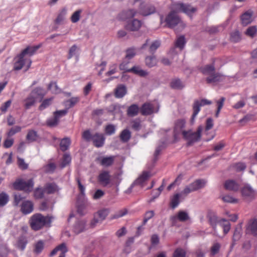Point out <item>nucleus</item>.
<instances>
[{
	"label": "nucleus",
	"mask_w": 257,
	"mask_h": 257,
	"mask_svg": "<svg viewBox=\"0 0 257 257\" xmlns=\"http://www.w3.org/2000/svg\"><path fill=\"white\" fill-rule=\"evenodd\" d=\"M28 243V239L26 236L21 235L19 237L15 244L16 247L19 250L23 251Z\"/></svg>",
	"instance_id": "4be33fe9"
},
{
	"label": "nucleus",
	"mask_w": 257,
	"mask_h": 257,
	"mask_svg": "<svg viewBox=\"0 0 257 257\" xmlns=\"http://www.w3.org/2000/svg\"><path fill=\"white\" fill-rule=\"evenodd\" d=\"M44 247V242L43 241L39 240L35 245L34 252L36 254L40 253Z\"/></svg>",
	"instance_id": "49530a36"
},
{
	"label": "nucleus",
	"mask_w": 257,
	"mask_h": 257,
	"mask_svg": "<svg viewBox=\"0 0 257 257\" xmlns=\"http://www.w3.org/2000/svg\"><path fill=\"white\" fill-rule=\"evenodd\" d=\"M130 72L138 75L140 76H145L148 74V73L142 70L139 66H134L129 69Z\"/></svg>",
	"instance_id": "ea45409f"
},
{
	"label": "nucleus",
	"mask_w": 257,
	"mask_h": 257,
	"mask_svg": "<svg viewBox=\"0 0 257 257\" xmlns=\"http://www.w3.org/2000/svg\"><path fill=\"white\" fill-rule=\"evenodd\" d=\"M67 14V9L65 8H63L59 12L56 19L55 20V23L59 25L64 20L65 16Z\"/></svg>",
	"instance_id": "72a5a7b5"
},
{
	"label": "nucleus",
	"mask_w": 257,
	"mask_h": 257,
	"mask_svg": "<svg viewBox=\"0 0 257 257\" xmlns=\"http://www.w3.org/2000/svg\"><path fill=\"white\" fill-rule=\"evenodd\" d=\"M98 183L103 187H106L111 182V175L108 171H101L97 177Z\"/></svg>",
	"instance_id": "1a4fd4ad"
},
{
	"label": "nucleus",
	"mask_w": 257,
	"mask_h": 257,
	"mask_svg": "<svg viewBox=\"0 0 257 257\" xmlns=\"http://www.w3.org/2000/svg\"><path fill=\"white\" fill-rule=\"evenodd\" d=\"M88 206V203L86 202L79 203L77 205V212L78 213L81 215H83L85 214L86 212V208Z\"/></svg>",
	"instance_id": "a19ab883"
},
{
	"label": "nucleus",
	"mask_w": 257,
	"mask_h": 257,
	"mask_svg": "<svg viewBox=\"0 0 257 257\" xmlns=\"http://www.w3.org/2000/svg\"><path fill=\"white\" fill-rule=\"evenodd\" d=\"M170 219L172 221V224L175 225L177 220L182 222H184L189 220V216L186 212L184 211H180L178 212L177 215L171 216Z\"/></svg>",
	"instance_id": "4468645a"
},
{
	"label": "nucleus",
	"mask_w": 257,
	"mask_h": 257,
	"mask_svg": "<svg viewBox=\"0 0 257 257\" xmlns=\"http://www.w3.org/2000/svg\"><path fill=\"white\" fill-rule=\"evenodd\" d=\"M71 161V157L68 154H65L63 157V160L61 164V168H64L68 165Z\"/></svg>",
	"instance_id": "680f3d73"
},
{
	"label": "nucleus",
	"mask_w": 257,
	"mask_h": 257,
	"mask_svg": "<svg viewBox=\"0 0 257 257\" xmlns=\"http://www.w3.org/2000/svg\"><path fill=\"white\" fill-rule=\"evenodd\" d=\"M137 14V12L134 10H129L126 11H123L119 14L118 18L120 20L125 21L127 19L134 17Z\"/></svg>",
	"instance_id": "412c9836"
},
{
	"label": "nucleus",
	"mask_w": 257,
	"mask_h": 257,
	"mask_svg": "<svg viewBox=\"0 0 257 257\" xmlns=\"http://www.w3.org/2000/svg\"><path fill=\"white\" fill-rule=\"evenodd\" d=\"M80 100V97H73L64 101V104L66 108H70L74 106Z\"/></svg>",
	"instance_id": "7c9ffc66"
},
{
	"label": "nucleus",
	"mask_w": 257,
	"mask_h": 257,
	"mask_svg": "<svg viewBox=\"0 0 257 257\" xmlns=\"http://www.w3.org/2000/svg\"><path fill=\"white\" fill-rule=\"evenodd\" d=\"M56 169V164L54 163L50 162L45 165L42 168V170L45 173L49 174H52L54 173Z\"/></svg>",
	"instance_id": "2f4dec72"
},
{
	"label": "nucleus",
	"mask_w": 257,
	"mask_h": 257,
	"mask_svg": "<svg viewBox=\"0 0 257 257\" xmlns=\"http://www.w3.org/2000/svg\"><path fill=\"white\" fill-rule=\"evenodd\" d=\"M119 137L122 142H127L131 137V133L128 130L125 129L121 132Z\"/></svg>",
	"instance_id": "e433bc0d"
},
{
	"label": "nucleus",
	"mask_w": 257,
	"mask_h": 257,
	"mask_svg": "<svg viewBox=\"0 0 257 257\" xmlns=\"http://www.w3.org/2000/svg\"><path fill=\"white\" fill-rule=\"evenodd\" d=\"M223 76L219 73H213L210 76L206 78V82L207 83L210 84L212 83H215L219 82L222 80Z\"/></svg>",
	"instance_id": "393cba45"
},
{
	"label": "nucleus",
	"mask_w": 257,
	"mask_h": 257,
	"mask_svg": "<svg viewBox=\"0 0 257 257\" xmlns=\"http://www.w3.org/2000/svg\"><path fill=\"white\" fill-rule=\"evenodd\" d=\"M185 123L186 121L184 119H179L176 122L174 131L175 139H177L180 135L183 136V132L187 131L185 130Z\"/></svg>",
	"instance_id": "9b49d317"
},
{
	"label": "nucleus",
	"mask_w": 257,
	"mask_h": 257,
	"mask_svg": "<svg viewBox=\"0 0 257 257\" xmlns=\"http://www.w3.org/2000/svg\"><path fill=\"white\" fill-rule=\"evenodd\" d=\"M186 44L185 39L184 36L179 37L175 43V46L179 48L180 50H182Z\"/></svg>",
	"instance_id": "37998d69"
},
{
	"label": "nucleus",
	"mask_w": 257,
	"mask_h": 257,
	"mask_svg": "<svg viewBox=\"0 0 257 257\" xmlns=\"http://www.w3.org/2000/svg\"><path fill=\"white\" fill-rule=\"evenodd\" d=\"M39 48V46H36L34 47L28 46L26 48L24 49L22 52H24L25 50H26V53L24 54V56L27 54H29L30 56H32L36 52V51Z\"/></svg>",
	"instance_id": "864d4df0"
},
{
	"label": "nucleus",
	"mask_w": 257,
	"mask_h": 257,
	"mask_svg": "<svg viewBox=\"0 0 257 257\" xmlns=\"http://www.w3.org/2000/svg\"><path fill=\"white\" fill-rule=\"evenodd\" d=\"M38 138V135L36 131L31 130H29L26 136V140L30 143L36 141Z\"/></svg>",
	"instance_id": "f704fd0d"
},
{
	"label": "nucleus",
	"mask_w": 257,
	"mask_h": 257,
	"mask_svg": "<svg viewBox=\"0 0 257 257\" xmlns=\"http://www.w3.org/2000/svg\"><path fill=\"white\" fill-rule=\"evenodd\" d=\"M82 12L81 10H77L75 11L71 17V21L72 23H77L80 18V14Z\"/></svg>",
	"instance_id": "bf43d9fd"
},
{
	"label": "nucleus",
	"mask_w": 257,
	"mask_h": 257,
	"mask_svg": "<svg viewBox=\"0 0 257 257\" xmlns=\"http://www.w3.org/2000/svg\"><path fill=\"white\" fill-rule=\"evenodd\" d=\"M51 222V218L49 216H43L40 213H36L33 215L29 220L31 228L37 231L43 227L50 225Z\"/></svg>",
	"instance_id": "f03ea898"
},
{
	"label": "nucleus",
	"mask_w": 257,
	"mask_h": 257,
	"mask_svg": "<svg viewBox=\"0 0 257 257\" xmlns=\"http://www.w3.org/2000/svg\"><path fill=\"white\" fill-rule=\"evenodd\" d=\"M155 7L151 4H142L140 8V13L144 16H147L156 12Z\"/></svg>",
	"instance_id": "f8f14e48"
},
{
	"label": "nucleus",
	"mask_w": 257,
	"mask_h": 257,
	"mask_svg": "<svg viewBox=\"0 0 257 257\" xmlns=\"http://www.w3.org/2000/svg\"><path fill=\"white\" fill-rule=\"evenodd\" d=\"M257 33V28L255 26L249 27L246 30L245 34L251 38L254 37Z\"/></svg>",
	"instance_id": "5fc2aeb1"
},
{
	"label": "nucleus",
	"mask_w": 257,
	"mask_h": 257,
	"mask_svg": "<svg viewBox=\"0 0 257 257\" xmlns=\"http://www.w3.org/2000/svg\"><path fill=\"white\" fill-rule=\"evenodd\" d=\"M219 223L223 228L224 233H227L230 229V223L226 220L222 219L219 221Z\"/></svg>",
	"instance_id": "8fccbe9b"
},
{
	"label": "nucleus",
	"mask_w": 257,
	"mask_h": 257,
	"mask_svg": "<svg viewBox=\"0 0 257 257\" xmlns=\"http://www.w3.org/2000/svg\"><path fill=\"white\" fill-rule=\"evenodd\" d=\"M215 59L213 61L212 64H208L201 68L202 73L204 75L210 76L215 72Z\"/></svg>",
	"instance_id": "b1692460"
},
{
	"label": "nucleus",
	"mask_w": 257,
	"mask_h": 257,
	"mask_svg": "<svg viewBox=\"0 0 257 257\" xmlns=\"http://www.w3.org/2000/svg\"><path fill=\"white\" fill-rule=\"evenodd\" d=\"M160 42L159 41H154L150 46L149 51L151 53H154L156 50L160 47Z\"/></svg>",
	"instance_id": "69168bd1"
},
{
	"label": "nucleus",
	"mask_w": 257,
	"mask_h": 257,
	"mask_svg": "<svg viewBox=\"0 0 257 257\" xmlns=\"http://www.w3.org/2000/svg\"><path fill=\"white\" fill-rule=\"evenodd\" d=\"M220 244L218 242L214 243L211 248V254L212 255H214L217 254L220 248Z\"/></svg>",
	"instance_id": "e2e57ef3"
},
{
	"label": "nucleus",
	"mask_w": 257,
	"mask_h": 257,
	"mask_svg": "<svg viewBox=\"0 0 257 257\" xmlns=\"http://www.w3.org/2000/svg\"><path fill=\"white\" fill-rule=\"evenodd\" d=\"M146 64L149 67H152L157 64V59L155 56H148L145 59Z\"/></svg>",
	"instance_id": "c03bdc74"
},
{
	"label": "nucleus",
	"mask_w": 257,
	"mask_h": 257,
	"mask_svg": "<svg viewBox=\"0 0 257 257\" xmlns=\"http://www.w3.org/2000/svg\"><path fill=\"white\" fill-rule=\"evenodd\" d=\"M159 110L158 105L155 103H145L142 107L141 112H155Z\"/></svg>",
	"instance_id": "a211bd4d"
},
{
	"label": "nucleus",
	"mask_w": 257,
	"mask_h": 257,
	"mask_svg": "<svg viewBox=\"0 0 257 257\" xmlns=\"http://www.w3.org/2000/svg\"><path fill=\"white\" fill-rule=\"evenodd\" d=\"M172 11L165 19L166 25L169 28H173L181 22V19L177 13L182 12L190 17L196 11V9L190 5L180 2L173 3L171 5Z\"/></svg>",
	"instance_id": "f257e3e1"
},
{
	"label": "nucleus",
	"mask_w": 257,
	"mask_h": 257,
	"mask_svg": "<svg viewBox=\"0 0 257 257\" xmlns=\"http://www.w3.org/2000/svg\"><path fill=\"white\" fill-rule=\"evenodd\" d=\"M30 94L36 97V96L43 97L45 96L46 93L42 88L37 87L33 89Z\"/></svg>",
	"instance_id": "a18cd8bd"
},
{
	"label": "nucleus",
	"mask_w": 257,
	"mask_h": 257,
	"mask_svg": "<svg viewBox=\"0 0 257 257\" xmlns=\"http://www.w3.org/2000/svg\"><path fill=\"white\" fill-rule=\"evenodd\" d=\"M136 55V50L134 48H131L126 50L125 58L130 60L133 58Z\"/></svg>",
	"instance_id": "338daca9"
},
{
	"label": "nucleus",
	"mask_w": 257,
	"mask_h": 257,
	"mask_svg": "<svg viewBox=\"0 0 257 257\" xmlns=\"http://www.w3.org/2000/svg\"><path fill=\"white\" fill-rule=\"evenodd\" d=\"M126 88L123 84L118 85L115 89L114 95L116 98H122L126 93Z\"/></svg>",
	"instance_id": "a878e982"
},
{
	"label": "nucleus",
	"mask_w": 257,
	"mask_h": 257,
	"mask_svg": "<svg viewBox=\"0 0 257 257\" xmlns=\"http://www.w3.org/2000/svg\"><path fill=\"white\" fill-rule=\"evenodd\" d=\"M220 198L224 202L230 203H236L238 202V200L237 199L233 198L229 195H222Z\"/></svg>",
	"instance_id": "3c124183"
},
{
	"label": "nucleus",
	"mask_w": 257,
	"mask_h": 257,
	"mask_svg": "<svg viewBox=\"0 0 257 257\" xmlns=\"http://www.w3.org/2000/svg\"><path fill=\"white\" fill-rule=\"evenodd\" d=\"M165 144L164 142L161 143L156 148L154 153V161H156L158 159V157L159 156L162 150L165 148Z\"/></svg>",
	"instance_id": "4d7b16f0"
},
{
	"label": "nucleus",
	"mask_w": 257,
	"mask_h": 257,
	"mask_svg": "<svg viewBox=\"0 0 257 257\" xmlns=\"http://www.w3.org/2000/svg\"><path fill=\"white\" fill-rule=\"evenodd\" d=\"M109 213V210L104 209L97 212L96 215L102 221L104 220Z\"/></svg>",
	"instance_id": "6e6d98bb"
},
{
	"label": "nucleus",
	"mask_w": 257,
	"mask_h": 257,
	"mask_svg": "<svg viewBox=\"0 0 257 257\" xmlns=\"http://www.w3.org/2000/svg\"><path fill=\"white\" fill-rule=\"evenodd\" d=\"M142 22L138 19H133L128 22L125 26L126 30L130 31H138L141 27Z\"/></svg>",
	"instance_id": "ddd939ff"
},
{
	"label": "nucleus",
	"mask_w": 257,
	"mask_h": 257,
	"mask_svg": "<svg viewBox=\"0 0 257 257\" xmlns=\"http://www.w3.org/2000/svg\"><path fill=\"white\" fill-rule=\"evenodd\" d=\"M253 119L254 115L251 113H247L241 118L238 122L240 125H243L248 121Z\"/></svg>",
	"instance_id": "09e8293b"
},
{
	"label": "nucleus",
	"mask_w": 257,
	"mask_h": 257,
	"mask_svg": "<svg viewBox=\"0 0 257 257\" xmlns=\"http://www.w3.org/2000/svg\"><path fill=\"white\" fill-rule=\"evenodd\" d=\"M241 39V35L239 31H235L231 33L230 40L232 42L236 43Z\"/></svg>",
	"instance_id": "13d9d810"
},
{
	"label": "nucleus",
	"mask_w": 257,
	"mask_h": 257,
	"mask_svg": "<svg viewBox=\"0 0 257 257\" xmlns=\"http://www.w3.org/2000/svg\"><path fill=\"white\" fill-rule=\"evenodd\" d=\"M253 12L251 10H248L244 12L240 16L241 24L243 26H246L250 24L252 21Z\"/></svg>",
	"instance_id": "f3484780"
},
{
	"label": "nucleus",
	"mask_w": 257,
	"mask_h": 257,
	"mask_svg": "<svg viewBox=\"0 0 257 257\" xmlns=\"http://www.w3.org/2000/svg\"><path fill=\"white\" fill-rule=\"evenodd\" d=\"M241 230V224L240 223L236 227L234 230L232 237L233 242L232 244L231 247H232L235 244V242L238 241L242 235Z\"/></svg>",
	"instance_id": "c756f323"
},
{
	"label": "nucleus",
	"mask_w": 257,
	"mask_h": 257,
	"mask_svg": "<svg viewBox=\"0 0 257 257\" xmlns=\"http://www.w3.org/2000/svg\"><path fill=\"white\" fill-rule=\"evenodd\" d=\"M36 98L33 95H30L24 100L23 105L26 109H29L35 103Z\"/></svg>",
	"instance_id": "cd10ccee"
},
{
	"label": "nucleus",
	"mask_w": 257,
	"mask_h": 257,
	"mask_svg": "<svg viewBox=\"0 0 257 257\" xmlns=\"http://www.w3.org/2000/svg\"><path fill=\"white\" fill-rule=\"evenodd\" d=\"M34 181L33 179H30L27 181H24L22 179H18L13 183V187L15 189L24 191L27 192L32 191Z\"/></svg>",
	"instance_id": "20e7f679"
},
{
	"label": "nucleus",
	"mask_w": 257,
	"mask_h": 257,
	"mask_svg": "<svg viewBox=\"0 0 257 257\" xmlns=\"http://www.w3.org/2000/svg\"><path fill=\"white\" fill-rule=\"evenodd\" d=\"M92 141L93 142V145L95 147L100 148L103 146L105 138L103 134L96 133L92 136Z\"/></svg>",
	"instance_id": "dca6fc26"
},
{
	"label": "nucleus",
	"mask_w": 257,
	"mask_h": 257,
	"mask_svg": "<svg viewBox=\"0 0 257 257\" xmlns=\"http://www.w3.org/2000/svg\"><path fill=\"white\" fill-rule=\"evenodd\" d=\"M34 210V204L29 200H26L22 202L21 206V211L23 214L26 215L31 213Z\"/></svg>",
	"instance_id": "2eb2a0df"
},
{
	"label": "nucleus",
	"mask_w": 257,
	"mask_h": 257,
	"mask_svg": "<svg viewBox=\"0 0 257 257\" xmlns=\"http://www.w3.org/2000/svg\"><path fill=\"white\" fill-rule=\"evenodd\" d=\"M183 138L187 141L188 146H191L194 143L198 142L200 140L199 136L195 134V133L193 132L191 130L187 132H184Z\"/></svg>",
	"instance_id": "9d476101"
},
{
	"label": "nucleus",
	"mask_w": 257,
	"mask_h": 257,
	"mask_svg": "<svg viewBox=\"0 0 257 257\" xmlns=\"http://www.w3.org/2000/svg\"><path fill=\"white\" fill-rule=\"evenodd\" d=\"M211 103L210 101L205 99L195 100L193 105V112H199L200 110V107Z\"/></svg>",
	"instance_id": "aec40b11"
},
{
	"label": "nucleus",
	"mask_w": 257,
	"mask_h": 257,
	"mask_svg": "<svg viewBox=\"0 0 257 257\" xmlns=\"http://www.w3.org/2000/svg\"><path fill=\"white\" fill-rule=\"evenodd\" d=\"M71 144V140L69 138H65L61 140L60 144V148L62 151L67 150Z\"/></svg>",
	"instance_id": "c9c22d12"
},
{
	"label": "nucleus",
	"mask_w": 257,
	"mask_h": 257,
	"mask_svg": "<svg viewBox=\"0 0 257 257\" xmlns=\"http://www.w3.org/2000/svg\"><path fill=\"white\" fill-rule=\"evenodd\" d=\"M151 176L149 172H144L134 182L136 185L143 186V183Z\"/></svg>",
	"instance_id": "bb28decb"
},
{
	"label": "nucleus",
	"mask_w": 257,
	"mask_h": 257,
	"mask_svg": "<svg viewBox=\"0 0 257 257\" xmlns=\"http://www.w3.org/2000/svg\"><path fill=\"white\" fill-rule=\"evenodd\" d=\"M48 89L54 93H59L61 91L58 87L56 83L54 82H51L49 84Z\"/></svg>",
	"instance_id": "052dcab7"
},
{
	"label": "nucleus",
	"mask_w": 257,
	"mask_h": 257,
	"mask_svg": "<svg viewBox=\"0 0 257 257\" xmlns=\"http://www.w3.org/2000/svg\"><path fill=\"white\" fill-rule=\"evenodd\" d=\"M88 228L85 220H78L73 225V231L76 234H79L87 230Z\"/></svg>",
	"instance_id": "6e6552de"
},
{
	"label": "nucleus",
	"mask_w": 257,
	"mask_h": 257,
	"mask_svg": "<svg viewBox=\"0 0 257 257\" xmlns=\"http://www.w3.org/2000/svg\"><path fill=\"white\" fill-rule=\"evenodd\" d=\"M170 86L173 89H181L184 87V85L180 79L175 78L172 80Z\"/></svg>",
	"instance_id": "473e14b6"
},
{
	"label": "nucleus",
	"mask_w": 257,
	"mask_h": 257,
	"mask_svg": "<svg viewBox=\"0 0 257 257\" xmlns=\"http://www.w3.org/2000/svg\"><path fill=\"white\" fill-rule=\"evenodd\" d=\"M207 217L210 225L212 226L214 230L215 231L217 223H219V221H218L217 217L214 213H210L207 215Z\"/></svg>",
	"instance_id": "58836bf2"
},
{
	"label": "nucleus",
	"mask_w": 257,
	"mask_h": 257,
	"mask_svg": "<svg viewBox=\"0 0 257 257\" xmlns=\"http://www.w3.org/2000/svg\"><path fill=\"white\" fill-rule=\"evenodd\" d=\"M206 182L202 179H198L187 186L180 193L181 195L185 194L187 196L192 192L197 191L203 188L205 186Z\"/></svg>",
	"instance_id": "39448f33"
},
{
	"label": "nucleus",
	"mask_w": 257,
	"mask_h": 257,
	"mask_svg": "<svg viewBox=\"0 0 257 257\" xmlns=\"http://www.w3.org/2000/svg\"><path fill=\"white\" fill-rule=\"evenodd\" d=\"M45 190L48 194H52L58 190V186L55 183L47 184Z\"/></svg>",
	"instance_id": "79ce46f5"
},
{
	"label": "nucleus",
	"mask_w": 257,
	"mask_h": 257,
	"mask_svg": "<svg viewBox=\"0 0 257 257\" xmlns=\"http://www.w3.org/2000/svg\"><path fill=\"white\" fill-rule=\"evenodd\" d=\"M225 189L228 191H237L239 189V185L234 180H228L224 184Z\"/></svg>",
	"instance_id": "5701e85b"
},
{
	"label": "nucleus",
	"mask_w": 257,
	"mask_h": 257,
	"mask_svg": "<svg viewBox=\"0 0 257 257\" xmlns=\"http://www.w3.org/2000/svg\"><path fill=\"white\" fill-rule=\"evenodd\" d=\"M26 50L17 55L15 58V62L14 64V70L18 71L22 69L23 66L26 65L27 68L26 71L28 70L31 67L32 61L30 58H25L24 54L26 53Z\"/></svg>",
	"instance_id": "7ed1b4c3"
},
{
	"label": "nucleus",
	"mask_w": 257,
	"mask_h": 257,
	"mask_svg": "<svg viewBox=\"0 0 257 257\" xmlns=\"http://www.w3.org/2000/svg\"><path fill=\"white\" fill-rule=\"evenodd\" d=\"M9 200V196L6 192L0 193V207L6 205Z\"/></svg>",
	"instance_id": "de8ad7c7"
},
{
	"label": "nucleus",
	"mask_w": 257,
	"mask_h": 257,
	"mask_svg": "<svg viewBox=\"0 0 257 257\" xmlns=\"http://www.w3.org/2000/svg\"><path fill=\"white\" fill-rule=\"evenodd\" d=\"M21 131V127L19 126H16L12 127L8 132L7 135L9 137H11L15 135L16 133L20 132Z\"/></svg>",
	"instance_id": "0e129e2a"
},
{
	"label": "nucleus",
	"mask_w": 257,
	"mask_h": 257,
	"mask_svg": "<svg viewBox=\"0 0 257 257\" xmlns=\"http://www.w3.org/2000/svg\"><path fill=\"white\" fill-rule=\"evenodd\" d=\"M114 156L105 157L98 158L100 164L104 167H109L114 162Z\"/></svg>",
	"instance_id": "c85d7f7f"
},
{
	"label": "nucleus",
	"mask_w": 257,
	"mask_h": 257,
	"mask_svg": "<svg viewBox=\"0 0 257 257\" xmlns=\"http://www.w3.org/2000/svg\"><path fill=\"white\" fill-rule=\"evenodd\" d=\"M243 199L246 201H251L256 196V191L249 185H244L241 189Z\"/></svg>",
	"instance_id": "423d86ee"
},
{
	"label": "nucleus",
	"mask_w": 257,
	"mask_h": 257,
	"mask_svg": "<svg viewBox=\"0 0 257 257\" xmlns=\"http://www.w3.org/2000/svg\"><path fill=\"white\" fill-rule=\"evenodd\" d=\"M53 101V97H51L49 98L45 99H44L41 104L39 106V110L40 111L43 110L44 109L47 108L48 106H49L52 102Z\"/></svg>",
	"instance_id": "603ef678"
},
{
	"label": "nucleus",
	"mask_w": 257,
	"mask_h": 257,
	"mask_svg": "<svg viewBox=\"0 0 257 257\" xmlns=\"http://www.w3.org/2000/svg\"><path fill=\"white\" fill-rule=\"evenodd\" d=\"M185 255L186 252L181 248L176 249L173 254V257H185Z\"/></svg>",
	"instance_id": "774afa93"
},
{
	"label": "nucleus",
	"mask_w": 257,
	"mask_h": 257,
	"mask_svg": "<svg viewBox=\"0 0 257 257\" xmlns=\"http://www.w3.org/2000/svg\"><path fill=\"white\" fill-rule=\"evenodd\" d=\"M245 233L257 237V218L249 219L245 225Z\"/></svg>",
	"instance_id": "0eeeda50"
},
{
	"label": "nucleus",
	"mask_w": 257,
	"mask_h": 257,
	"mask_svg": "<svg viewBox=\"0 0 257 257\" xmlns=\"http://www.w3.org/2000/svg\"><path fill=\"white\" fill-rule=\"evenodd\" d=\"M182 196L181 193L175 194L171 199L170 206L172 209L175 208L180 203L179 198Z\"/></svg>",
	"instance_id": "4c0bfd02"
},
{
	"label": "nucleus",
	"mask_w": 257,
	"mask_h": 257,
	"mask_svg": "<svg viewBox=\"0 0 257 257\" xmlns=\"http://www.w3.org/2000/svg\"><path fill=\"white\" fill-rule=\"evenodd\" d=\"M66 113H54V115L48 118L46 121L47 125L49 127L56 126L59 121V119Z\"/></svg>",
	"instance_id": "6ab92c4d"
}]
</instances>
